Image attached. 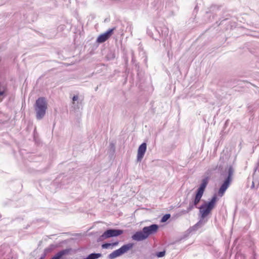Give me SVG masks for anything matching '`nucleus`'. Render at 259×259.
I'll return each mask as SVG.
<instances>
[{"label":"nucleus","instance_id":"f257e3e1","mask_svg":"<svg viewBox=\"0 0 259 259\" xmlns=\"http://www.w3.org/2000/svg\"><path fill=\"white\" fill-rule=\"evenodd\" d=\"M217 199V196L214 195L212 197L210 201L202 204L198 207L200 214V220L193 227L194 230H196L198 227L204 225L207 222V220H205L204 219L209 214L211 210L213 208Z\"/></svg>","mask_w":259,"mask_h":259},{"label":"nucleus","instance_id":"f03ea898","mask_svg":"<svg viewBox=\"0 0 259 259\" xmlns=\"http://www.w3.org/2000/svg\"><path fill=\"white\" fill-rule=\"evenodd\" d=\"M158 229L157 224H152L149 226L144 227L141 231L136 232L132 236L133 240L141 241L148 238L151 235L156 233Z\"/></svg>","mask_w":259,"mask_h":259},{"label":"nucleus","instance_id":"7ed1b4c3","mask_svg":"<svg viewBox=\"0 0 259 259\" xmlns=\"http://www.w3.org/2000/svg\"><path fill=\"white\" fill-rule=\"evenodd\" d=\"M234 169L232 166L229 165L225 167V170L222 172V175L227 176L225 181L222 184L218 192V195L220 197H222L225 191L229 187L231 182L232 181V177L233 175Z\"/></svg>","mask_w":259,"mask_h":259},{"label":"nucleus","instance_id":"20e7f679","mask_svg":"<svg viewBox=\"0 0 259 259\" xmlns=\"http://www.w3.org/2000/svg\"><path fill=\"white\" fill-rule=\"evenodd\" d=\"M209 177H206L202 180L201 183L198 188L196 191V193L194 200L189 203V209H193L195 207L198 208L197 205L199 203L205 191V189L206 187L208 181Z\"/></svg>","mask_w":259,"mask_h":259},{"label":"nucleus","instance_id":"39448f33","mask_svg":"<svg viewBox=\"0 0 259 259\" xmlns=\"http://www.w3.org/2000/svg\"><path fill=\"white\" fill-rule=\"evenodd\" d=\"M36 112V117L37 119L42 118L46 114L48 108V104L44 97L38 98L34 105Z\"/></svg>","mask_w":259,"mask_h":259},{"label":"nucleus","instance_id":"423d86ee","mask_svg":"<svg viewBox=\"0 0 259 259\" xmlns=\"http://www.w3.org/2000/svg\"><path fill=\"white\" fill-rule=\"evenodd\" d=\"M133 247L132 243H128L123 245L120 248L114 250L108 255V258L110 259H114L115 258L120 256L124 253L126 252Z\"/></svg>","mask_w":259,"mask_h":259},{"label":"nucleus","instance_id":"0eeeda50","mask_svg":"<svg viewBox=\"0 0 259 259\" xmlns=\"http://www.w3.org/2000/svg\"><path fill=\"white\" fill-rule=\"evenodd\" d=\"M123 233V231L118 229H108L105 231L100 236L101 240L106 239L110 237H116Z\"/></svg>","mask_w":259,"mask_h":259},{"label":"nucleus","instance_id":"6e6552de","mask_svg":"<svg viewBox=\"0 0 259 259\" xmlns=\"http://www.w3.org/2000/svg\"><path fill=\"white\" fill-rule=\"evenodd\" d=\"M114 30H115V27L110 29L106 32L100 34L97 38V42L98 43H103L106 41L112 35Z\"/></svg>","mask_w":259,"mask_h":259},{"label":"nucleus","instance_id":"1a4fd4ad","mask_svg":"<svg viewBox=\"0 0 259 259\" xmlns=\"http://www.w3.org/2000/svg\"><path fill=\"white\" fill-rule=\"evenodd\" d=\"M147 148V146L146 143H143L142 144L140 147H139L138 151V155H137V160L138 161H141L146 152Z\"/></svg>","mask_w":259,"mask_h":259},{"label":"nucleus","instance_id":"9d476101","mask_svg":"<svg viewBox=\"0 0 259 259\" xmlns=\"http://www.w3.org/2000/svg\"><path fill=\"white\" fill-rule=\"evenodd\" d=\"M70 251V249L61 250L55 254L51 259H62L63 256L68 254Z\"/></svg>","mask_w":259,"mask_h":259},{"label":"nucleus","instance_id":"9b49d317","mask_svg":"<svg viewBox=\"0 0 259 259\" xmlns=\"http://www.w3.org/2000/svg\"><path fill=\"white\" fill-rule=\"evenodd\" d=\"M118 244V242H115L113 243H106L102 245V247L104 249L109 248L110 247H113L117 246Z\"/></svg>","mask_w":259,"mask_h":259},{"label":"nucleus","instance_id":"f8f14e48","mask_svg":"<svg viewBox=\"0 0 259 259\" xmlns=\"http://www.w3.org/2000/svg\"><path fill=\"white\" fill-rule=\"evenodd\" d=\"M102 254L99 253H92L89 254L88 257L89 259H97L101 257Z\"/></svg>","mask_w":259,"mask_h":259},{"label":"nucleus","instance_id":"ddd939ff","mask_svg":"<svg viewBox=\"0 0 259 259\" xmlns=\"http://www.w3.org/2000/svg\"><path fill=\"white\" fill-rule=\"evenodd\" d=\"M255 184H256L257 186L259 185V177H256L253 176V180L251 187L252 188H254Z\"/></svg>","mask_w":259,"mask_h":259},{"label":"nucleus","instance_id":"4468645a","mask_svg":"<svg viewBox=\"0 0 259 259\" xmlns=\"http://www.w3.org/2000/svg\"><path fill=\"white\" fill-rule=\"evenodd\" d=\"M253 176L254 177H259V163H257L254 167Z\"/></svg>","mask_w":259,"mask_h":259},{"label":"nucleus","instance_id":"2eb2a0df","mask_svg":"<svg viewBox=\"0 0 259 259\" xmlns=\"http://www.w3.org/2000/svg\"><path fill=\"white\" fill-rule=\"evenodd\" d=\"M165 255V251L163 250L162 251L157 252L155 253V254H154V256L157 257L158 258H160V257H162L164 256Z\"/></svg>","mask_w":259,"mask_h":259},{"label":"nucleus","instance_id":"dca6fc26","mask_svg":"<svg viewBox=\"0 0 259 259\" xmlns=\"http://www.w3.org/2000/svg\"><path fill=\"white\" fill-rule=\"evenodd\" d=\"M170 217V214L169 213L164 215L161 220V222L164 223L167 221Z\"/></svg>","mask_w":259,"mask_h":259},{"label":"nucleus","instance_id":"f3484780","mask_svg":"<svg viewBox=\"0 0 259 259\" xmlns=\"http://www.w3.org/2000/svg\"><path fill=\"white\" fill-rule=\"evenodd\" d=\"M193 209H189V205L188 206V207H187V209L186 210H183L182 211V212L183 213V214H186V213H189L190 211H191V210H192Z\"/></svg>","mask_w":259,"mask_h":259},{"label":"nucleus","instance_id":"a211bd4d","mask_svg":"<svg viewBox=\"0 0 259 259\" xmlns=\"http://www.w3.org/2000/svg\"><path fill=\"white\" fill-rule=\"evenodd\" d=\"M5 93V91H0V96H3ZM3 98L0 99V101L1 102L3 100Z\"/></svg>","mask_w":259,"mask_h":259},{"label":"nucleus","instance_id":"6ab92c4d","mask_svg":"<svg viewBox=\"0 0 259 259\" xmlns=\"http://www.w3.org/2000/svg\"><path fill=\"white\" fill-rule=\"evenodd\" d=\"M78 99V97L77 96H74L73 98H72V100H73V103L74 104V102L75 101H76Z\"/></svg>","mask_w":259,"mask_h":259},{"label":"nucleus","instance_id":"aec40b11","mask_svg":"<svg viewBox=\"0 0 259 259\" xmlns=\"http://www.w3.org/2000/svg\"><path fill=\"white\" fill-rule=\"evenodd\" d=\"M68 178H65L63 179V181H62V183H63V185H65V182L66 181L68 180Z\"/></svg>","mask_w":259,"mask_h":259},{"label":"nucleus","instance_id":"412c9836","mask_svg":"<svg viewBox=\"0 0 259 259\" xmlns=\"http://www.w3.org/2000/svg\"><path fill=\"white\" fill-rule=\"evenodd\" d=\"M39 259H45V255L41 256Z\"/></svg>","mask_w":259,"mask_h":259}]
</instances>
